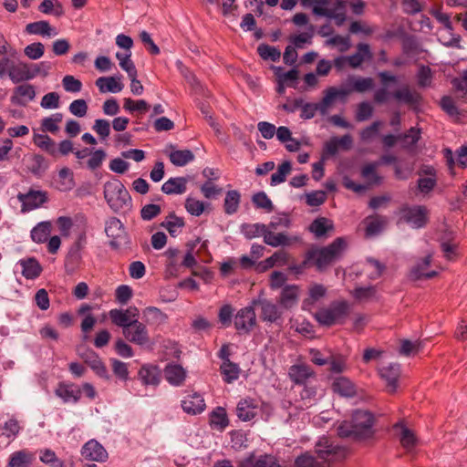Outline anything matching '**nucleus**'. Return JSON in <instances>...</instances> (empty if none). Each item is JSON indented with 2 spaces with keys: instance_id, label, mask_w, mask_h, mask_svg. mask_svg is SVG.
<instances>
[{
  "instance_id": "53",
  "label": "nucleus",
  "mask_w": 467,
  "mask_h": 467,
  "mask_svg": "<svg viewBox=\"0 0 467 467\" xmlns=\"http://www.w3.org/2000/svg\"><path fill=\"white\" fill-rule=\"evenodd\" d=\"M38 10L43 14H53L56 16H61L64 13L63 6L57 0H43Z\"/></svg>"
},
{
  "instance_id": "52",
  "label": "nucleus",
  "mask_w": 467,
  "mask_h": 467,
  "mask_svg": "<svg viewBox=\"0 0 467 467\" xmlns=\"http://www.w3.org/2000/svg\"><path fill=\"white\" fill-rule=\"evenodd\" d=\"M291 170L292 165L289 161H285L283 163L278 165L277 171L271 175V185L275 186L284 182Z\"/></svg>"
},
{
  "instance_id": "54",
  "label": "nucleus",
  "mask_w": 467,
  "mask_h": 467,
  "mask_svg": "<svg viewBox=\"0 0 467 467\" xmlns=\"http://www.w3.org/2000/svg\"><path fill=\"white\" fill-rule=\"evenodd\" d=\"M327 289L321 284H314L309 287L308 298L305 299L304 305H313L327 295Z\"/></svg>"
},
{
  "instance_id": "62",
  "label": "nucleus",
  "mask_w": 467,
  "mask_h": 467,
  "mask_svg": "<svg viewBox=\"0 0 467 467\" xmlns=\"http://www.w3.org/2000/svg\"><path fill=\"white\" fill-rule=\"evenodd\" d=\"M62 113L57 112L42 120V128L45 131L55 133L58 130L57 124L62 121Z\"/></svg>"
},
{
  "instance_id": "55",
  "label": "nucleus",
  "mask_w": 467,
  "mask_h": 467,
  "mask_svg": "<svg viewBox=\"0 0 467 467\" xmlns=\"http://www.w3.org/2000/svg\"><path fill=\"white\" fill-rule=\"evenodd\" d=\"M314 36V27L309 26L308 30L298 35L292 36L290 41L296 48H302L305 44L310 45Z\"/></svg>"
},
{
  "instance_id": "26",
  "label": "nucleus",
  "mask_w": 467,
  "mask_h": 467,
  "mask_svg": "<svg viewBox=\"0 0 467 467\" xmlns=\"http://www.w3.org/2000/svg\"><path fill=\"white\" fill-rule=\"evenodd\" d=\"M17 265L21 266V274L26 279H36L42 272V266L35 257L20 259Z\"/></svg>"
},
{
  "instance_id": "31",
  "label": "nucleus",
  "mask_w": 467,
  "mask_h": 467,
  "mask_svg": "<svg viewBox=\"0 0 467 467\" xmlns=\"http://www.w3.org/2000/svg\"><path fill=\"white\" fill-rule=\"evenodd\" d=\"M188 179L186 177H173L166 181L162 186L161 191L165 194H182L187 190Z\"/></svg>"
},
{
  "instance_id": "45",
  "label": "nucleus",
  "mask_w": 467,
  "mask_h": 467,
  "mask_svg": "<svg viewBox=\"0 0 467 467\" xmlns=\"http://www.w3.org/2000/svg\"><path fill=\"white\" fill-rule=\"evenodd\" d=\"M51 232V223L49 222L38 223L31 230V238L35 243L43 244L47 242Z\"/></svg>"
},
{
  "instance_id": "2",
  "label": "nucleus",
  "mask_w": 467,
  "mask_h": 467,
  "mask_svg": "<svg viewBox=\"0 0 467 467\" xmlns=\"http://www.w3.org/2000/svg\"><path fill=\"white\" fill-rule=\"evenodd\" d=\"M374 417L368 410H357L349 420H343L337 428L341 438L364 440L373 435Z\"/></svg>"
},
{
  "instance_id": "40",
  "label": "nucleus",
  "mask_w": 467,
  "mask_h": 467,
  "mask_svg": "<svg viewBox=\"0 0 467 467\" xmlns=\"http://www.w3.org/2000/svg\"><path fill=\"white\" fill-rule=\"evenodd\" d=\"M348 85L351 86L353 92L363 93L373 88L374 80L369 77L362 78L350 76L348 78Z\"/></svg>"
},
{
  "instance_id": "18",
  "label": "nucleus",
  "mask_w": 467,
  "mask_h": 467,
  "mask_svg": "<svg viewBox=\"0 0 467 467\" xmlns=\"http://www.w3.org/2000/svg\"><path fill=\"white\" fill-rule=\"evenodd\" d=\"M55 394L60 398L64 403H77L81 398V389L75 384L62 382L58 384Z\"/></svg>"
},
{
  "instance_id": "48",
  "label": "nucleus",
  "mask_w": 467,
  "mask_h": 467,
  "mask_svg": "<svg viewBox=\"0 0 467 467\" xmlns=\"http://www.w3.org/2000/svg\"><path fill=\"white\" fill-rule=\"evenodd\" d=\"M267 226L264 223H243L241 225V233L245 236L247 239H253L255 237L263 236L265 235L266 232Z\"/></svg>"
},
{
  "instance_id": "38",
  "label": "nucleus",
  "mask_w": 467,
  "mask_h": 467,
  "mask_svg": "<svg viewBox=\"0 0 467 467\" xmlns=\"http://www.w3.org/2000/svg\"><path fill=\"white\" fill-rule=\"evenodd\" d=\"M142 313L145 321L156 327L165 324L168 319V316L155 306H147Z\"/></svg>"
},
{
  "instance_id": "57",
  "label": "nucleus",
  "mask_w": 467,
  "mask_h": 467,
  "mask_svg": "<svg viewBox=\"0 0 467 467\" xmlns=\"http://www.w3.org/2000/svg\"><path fill=\"white\" fill-rule=\"evenodd\" d=\"M452 87L456 91L461 92L459 98L462 102H467V69L463 70L459 78L451 80Z\"/></svg>"
},
{
  "instance_id": "14",
  "label": "nucleus",
  "mask_w": 467,
  "mask_h": 467,
  "mask_svg": "<svg viewBox=\"0 0 467 467\" xmlns=\"http://www.w3.org/2000/svg\"><path fill=\"white\" fill-rule=\"evenodd\" d=\"M181 406L182 410L189 415L201 414L206 408L203 397L198 392L184 397L181 401Z\"/></svg>"
},
{
  "instance_id": "46",
  "label": "nucleus",
  "mask_w": 467,
  "mask_h": 467,
  "mask_svg": "<svg viewBox=\"0 0 467 467\" xmlns=\"http://www.w3.org/2000/svg\"><path fill=\"white\" fill-rule=\"evenodd\" d=\"M241 202V194L236 190H231L226 192L224 198L223 208L228 215L235 213L239 208Z\"/></svg>"
},
{
  "instance_id": "35",
  "label": "nucleus",
  "mask_w": 467,
  "mask_h": 467,
  "mask_svg": "<svg viewBox=\"0 0 467 467\" xmlns=\"http://www.w3.org/2000/svg\"><path fill=\"white\" fill-rule=\"evenodd\" d=\"M184 225L183 218L177 216L174 213H171L161 223V226L165 228L172 237H176Z\"/></svg>"
},
{
  "instance_id": "59",
  "label": "nucleus",
  "mask_w": 467,
  "mask_h": 467,
  "mask_svg": "<svg viewBox=\"0 0 467 467\" xmlns=\"http://www.w3.org/2000/svg\"><path fill=\"white\" fill-rule=\"evenodd\" d=\"M337 99L336 88L330 87L325 90V95L320 102H318L321 106V115L326 116L328 113V109L334 103V101Z\"/></svg>"
},
{
  "instance_id": "20",
  "label": "nucleus",
  "mask_w": 467,
  "mask_h": 467,
  "mask_svg": "<svg viewBox=\"0 0 467 467\" xmlns=\"http://www.w3.org/2000/svg\"><path fill=\"white\" fill-rule=\"evenodd\" d=\"M164 377L171 385L179 387L185 381L187 371L179 364L169 363L164 368Z\"/></svg>"
},
{
  "instance_id": "28",
  "label": "nucleus",
  "mask_w": 467,
  "mask_h": 467,
  "mask_svg": "<svg viewBox=\"0 0 467 467\" xmlns=\"http://www.w3.org/2000/svg\"><path fill=\"white\" fill-rule=\"evenodd\" d=\"M36 459L35 452L28 450H20L13 452L9 456L8 467H27Z\"/></svg>"
},
{
  "instance_id": "19",
  "label": "nucleus",
  "mask_w": 467,
  "mask_h": 467,
  "mask_svg": "<svg viewBox=\"0 0 467 467\" xmlns=\"http://www.w3.org/2000/svg\"><path fill=\"white\" fill-rule=\"evenodd\" d=\"M25 32L28 35L40 36L42 37H54L57 36L58 31L51 26L48 21L40 20L29 23L26 26Z\"/></svg>"
},
{
  "instance_id": "43",
  "label": "nucleus",
  "mask_w": 467,
  "mask_h": 467,
  "mask_svg": "<svg viewBox=\"0 0 467 467\" xmlns=\"http://www.w3.org/2000/svg\"><path fill=\"white\" fill-rule=\"evenodd\" d=\"M220 371L224 382L231 384L238 379L241 369L236 363L227 360V363H222Z\"/></svg>"
},
{
  "instance_id": "44",
  "label": "nucleus",
  "mask_w": 467,
  "mask_h": 467,
  "mask_svg": "<svg viewBox=\"0 0 467 467\" xmlns=\"http://www.w3.org/2000/svg\"><path fill=\"white\" fill-rule=\"evenodd\" d=\"M332 229L333 223L331 221L325 217H318L315 219L309 225V231L317 238L324 236L328 231H331Z\"/></svg>"
},
{
  "instance_id": "11",
  "label": "nucleus",
  "mask_w": 467,
  "mask_h": 467,
  "mask_svg": "<svg viewBox=\"0 0 467 467\" xmlns=\"http://www.w3.org/2000/svg\"><path fill=\"white\" fill-rule=\"evenodd\" d=\"M139 311L137 307H129L126 309L113 308L109 310V317L111 322L121 327L122 331L129 328L133 324V319L137 318Z\"/></svg>"
},
{
  "instance_id": "42",
  "label": "nucleus",
  "mask_w": 467,
  "mask_h": 467,
  "mask_svg": "<svg viewBox=\"0 0 467 467\" xmlns=\"http://www.w3.org/2000/svg\"><path fill=\"white\" fill-rule=\"evenodd\" d=\"M288 261V255L285 252H275L270 257L262 261L258 265V269L260 272L266 271L275 265H285Z\"/></svg>"
},
{
  "instance_id": "22",
  "label": "nucleus",
  "mask_w": 467,
  "mask_h": 467,
  "mask_svg": "<svg viewBox=\"0 0 467 467\" xmlns=\"http://www.w3.org/2000/svg\"><path fill=\"white\" fill-rule=\"evenodd\" d=\"M21 430L20 422L13 416L0 424V444L4 442L3 439H7L6 445H8L17 437Z\"/></svg>"
},
{
  "instance_id": "51",
  "label": "nucleus",
  "mask_w": 467,
  "mask_h": 467,
  "mask_svg": "<svg viewBox=\"0 0 467 467\" xmlns=\"http://www.w3.org/2000/svg\"><path fill=\"white\" fill-rule=\"evenodd\" d=\"M394 427L396 429H400V441L401 445L407 450L412 449L416 444V437L414 433L401 423H397Z\"/></svg>"
},
{
  "instance_id": "23",
  "label": "nucleus",
  "mask_w": 467,
  "mask_h": 467,
  "mask_svg": "<svg viewBox=\"0 0 467 467\" xmlns=\"http://www.w3.org/2000/svg\"><path fill=\"white\" fill-rule=\"evenodd\" d=\"M288 376L296 385H306L308 379L314 376L312 368L306 364H296L289 368Z\"/></svg>"
},
{
  "instance_id": "10",
  "label": "nucleus",
  "mask_w": 467,
  "mask_h": 467,
  "mask_svg": "<svg viewBox=\"0 0 467 467\" xmlns=\"http://www.w3.org/2000/svg\"><path fill=\"white\" fill-rule=\"evenodd\" d=\"M127 340L139 346H145L150 342L147 327L138 318L133 319V324L122 331Z\"/></svg>"
},
{
  "instance_id": "36",
  "label": "nucleus",
  "mask_w": 467,
  "mask_h": 467,
  "mask_svg": "<svg viewBox=\"0 0 467 467\" xmlns=\"http://www.w3.org/2000/svg\"><path fill=\"white\" fill-rule=\"evenodd\" d=\"M313 13L318 16H325L329 19H334L337 26H341L347 20L345 11H336L335 9L324 8L322 6L314 5Z\"/></svg>"
},
{
  "instance_id": "63",
  "label": "nucleus",
  "mask_w": 467,
  "mask_h": 467,
  "mask_svg": "<svg viewBox=\"0 0 467 467\" xmlns=\"http://www.w3.org/2000/svg\"><path fill=\"white\" fill-rule=\"evenodd\" d=\"M205 208V202L192 197H188L185 201L186 211L193 216H200Z\"/></svg>"
},
{
  "instance_id": "61",
  "label": "nucleus",
  "mask_w": 467,
  "mask_h": 467,
  "mask_svg": "<svg viewBox=\"0 0 467 467\" xmlns=\"http://www.w3.org/2000/svg\"><path fill=\"white\" fill-rule=\"evenodd\" d=\"M131 51L126 53H116V57L119 61V67L127 72L128 75L134 74L137 71L133 61L130 59Z\"/></svg>"
},
{
  "instance_id": "29",
  "label": "nucleus",
  "mask_w": 467,
  "mask_h": 467,
  "mask_svg": "<svg viewBox=\"0 0 467 467\" xmlns=\"http://www.w3.org/2000/svg\"><path fill=\"white\" fill-rule=\"evenodd\" d=\"M121 76L118 77H100L96 80V86L101 93H119L123 88L120 82Z\"/></svg>"
},
{
  "instance_id": "8",
  "label": "nucleus",
  "mask_w": 467,
  "mask_h": 467,
  "mask_svg": "<svg viewBox=\"0 0 467 467\" xmlns=\"http://www.w3.org/2000/svg\"><path fill=\"white\" fill-rule=\"evenodd\" d=\"M17 199L21 202L23 213L30 212L39 208L47 202V193L40 190H29L26 193L19 192Z\"/></svg>"
},
{
  "instance_id": "16",
  "label": "nucleus",
  "mask_w": 467,
  "mask_h": 467,
  "mask_svg": "<svg viewBox=\"0 0 467 467\" xmlns=\"http://www.w3.org/2000/svg\"><path fill=\"white\" fill-rule=\"evenodd\" d=\"M7 76L14 84L31 80L29 63L24 61H18L17 63L9 62Z\"/></svg>"
},
{
  "instance_id": "56",
  "label": "nucleus",
  "mask_w": 467,
  "mask_h": 467,
  "mask_svg": "<svg viewBox=\"0 0 467 467\" xmlns=\"http://www.w3.org/2000/svg\"><path fill=\"white\" fill-rule=\"evenodd\" d=\"M252 202L256 208L264 209L267 213L274 210V204L265 192H258L252 197Z\"/></svg>"
},
{
  "instance_id": "6",
  "label": "nucleus",
  "mask_w": 467,
  "mask_h": 467,
  "mask_svg": "<svg viewBox=\"0 0 467 467\" xmlns=\"http://www.w3.org/2000/svg\"><path fill=\"white\" fill-rule=\"evenodd\" d=\"M348 315V304L346 301H333L329 306L319 308L314 317L319 325L331 327L344 322Z\"/></svg>"
},
{
  "instance_id": "5",
  "label": "nucleus",
  "mask_w": 467,
  "mask_h": 467,
  "mask_svg": "<svg viewBox=\"0 0 467 467\" xmlns=\"http://www.w3.org/2000/svg\"><path fill=\"white\" fill-rule=\"evenodd\" d=\"M346 246L344 238L337 237L327 246L308 252L307 259H313L317 268L323 271L341 255Z\"/></svg>"
},
{
  "instance_id": "25",
  "label": "nucleus",
  "mask_w": 467,
  "mask_h": 467,
  "mask_svg": "<svg viewBox=\"0 0 467 467\" xmlns=\"http://www.w3.org/2000/svg\"><path fill=\"white\" fill-rule=\"evenodd\" d=\"M82 358L98 376L100 378L109 379L107 368L97 353H95L93 350H87L82 355Z\"/></svg>"
},
{
  "instance_id": "3",
  "label": "nucleus",
  "mask_w": 467,
  "mask_h": 467,
  "mask_svg": "<svg viewBox=\"0 0 467 467\" xmlns=\"http://www.w3.org/2000/svg\"><path fill=\"white\" fill-rule=\"evenodd\" d=\"M316 453L321 460L318 462L313 455L306 452L295 461L296 467H328V462L344 457L345 449L335 445L327 438H322L316 444Z\"/></svg>"
},
{
  "instance_id": "7",
  "label": "nucleus",
  "mask_w": 467,
  "mask_h": 467,
  "mask_svg": "<svg viewBox=\"0 0 467 467\" xmlns=\"http://www.w3.org/2000/svg\"><path fill=\"white\" fill-rule=\"evenodd\" d=\"M234 327L239 334H249L256 325L254 305L241 308L234 315Z\"/></svg>"
},
{
  "instance_id": "24",
  "label": "nucleus",
  "mask_w": 467,
  "mask_h": 467,
  "mask_svg": "<svg viewBox=\"0 0 467 467\" xmlns=\"http://www.w3.org/2000/svg\"><path fill=\"white\" fill-rule=\"evenodd\" d=\"M347 57L349 67L352 68L359 67L364 61L370 60L372 58L369 45L366 43H358L357 45V52Z\"/></svg>"
},
{
  "instance_id": "15",
  "label": "nucleus",
  "mask_w": 467,
  "mask_h": 467,
  "mask_svg": "<svg viewBox=\"0 0 467 467\" xmlns=\"http://www.w3.org/2000/svg\"><path fill=\"white\" fill-rule=\"evenodd\" d=\"M81 455L87 460L99 462H105L108 458L105 448L95 440H90L83 445Z\"/></svg>"
},
{
  "instance_id": "49",
  "label": "nucleus",
  "mask_w": 467,
  "mask_h": 467,
  "mask_svg": "<svg viewBox=\"0 0 467 467\" xmlns=\"http://www.w3.org/2000/svg\"><path fill=\"white\" fill-rule=\"evenodd\" d=\"M257 53L262 59L270 60L272 62H277L281 57L280 50L267 44H260L257 47Z\"/></svg>"
},
{
  "instance_id": "50",
  "label": "nucleus",
  "mask_w": 467,
  "mask_h": 467,
  "mask_svg": "<svg viewBox=\"0 0 467 467\" xmlns=\"http://www.w3.org/2000/svg\"><path fill=\"white\" fill-rule=\"evenodd\" d=\"M366 220L368 221L366 226L367 236H374L379 234L382 232L385 224L387 223V220L381 216L368 217Z\"/></svg>"
},
{
  "instance_id": "17",
  "label": "nucleus",
  "mask_w": 467,
  "mask_h": 467,
  "mask_svg": "<svg viewBox=\"0 0 467 467\" xmlns=\"http://www.w3.org/2000/svg\"><path fill=\"white\" fill-rule=\"evenodd\" d=\"M259 411L258 402L251 398L241 400L236 407V415L242 421L252 420Z\"/></svg>"
},
{
  "instance_id": "39",
  "label": "nucleus",
  "mask_w": 467,
  "mask_h": 467,
  "mask_svg": "<svg viewBox=\"0 0 467 467\" xmlns=\"http://www.w3.org/2000/svg\"><path fill=\"white\" fill-rule=\"evenodd\" d=\"M421 130L418 127H411L407 132L399 134V140L402 143V148L410 150L420 140Z\"/></svg>"
},
{
  "instance_id": "37",
  "label": "nucleus",
  "mask_w": 467,
  "mask_h": 467,
  "mask_svg": "<svg viewBox=\"0 0 467 467\" xmlns=\"http://www.w3.org/2000/svg\"><path fill=\"white\" fill-rule=\"evenodd\" d=\"M297 298L298 286L296 285H286L281 291L279 302L285 308H290L296 304Z\"/></svg>"
},
{
  "instance_id": "60",
  "label": "nucleus",
  "mask_w": 467,
  "mask_h": 467,
  "mask_svg": "<svg viewBox=\"0 0 467 467\" xmlns=\"http://www.w3.org/2000/svg\"><path fill=\"white\" fill-rule=\"evenodd\" d=\"M378 163L372 162L365 165L361 170V175L365 178L369 184H379L381 182V177L378 175L376 169Z\"/></svg>"
},
{
  "instance_id": "47",
  "label": "nucleus",
  "mask_w": 467,
  "mask_h": 467,
  "mask_svg": "<svg viewBox=\"0 0 467 467\" xmlns=\"http://www.w3.org/2000/svg\"><path fill=\"white\" fill-rule=\"evenodd\" d=\"M264 242L272 247L286 246L290 244L289 238L285 234H275L268 228L266 229V232L264 235Z\"/></svg>"
},
{
  "instance_id": "13",
  "label": "nucleus",
  "mask_w": 467,
  "mask_h": 467,
  "mask_svg": "<svg viewBox=\"0 0 467 467\" xmlns=\"http://www.w3.org/2000/svg\"><path fill=\"white\" fill-rule=\"evenodd\" d=\"M252 304L259 305L261 307V318L265 322L277 323L281 319L282 311L280 307L267 299H254Z\"/></svg>"
},
{
  "instance_id": "34",
  "label": "nucleus",
  "mask_w": 467,
  "mask_h": 467,
  "mask_svg": "<svg viewBox=\"0 0 467 467\" xmlns=\"http://www.w3.org/2000/svg\"><path fill=\"white\" fill-rule=\"evenodd\" d=\"M210 425L213 429L223 431L228 425L229 420L224 408L217 407L209 416Z\"/></svg>"
},
{
  "instance_id": "41",
  "label": "nucleus",
  "mask_w": 467,
  "mask_h": 467,
  "mask_svg": "<svg viewBox=\"0 0 467 467\" xmlns=\"http://www.w3.org/2000/svg\"><path fill=\"white\" fill-rule=\"evenodd\" d=\"M34 143L53 157L57 155L56 142L47 134H34Z\"/></svg>"
},
{
  "instance_id": "4",
  "label": "nucleus",
  "mask_w": 467,
  "mask_h": 467,
  "mask_svg": "<svg viewBox=\"0 0 467 467\" xmlns=\"http://www.w3.org/2000/svg\"><path fill=\"white\" fill-rule=\"evenodd\" d=\"M103 193L107 203L115 213L131 207V197L118 179L105 182Z\"/></svg>"
},
{
  "instance_id": "30",
  "label": "nucleus",
  "mask_w": 467,
  "mask_h": 467,
  "mask_svg": "<svg viewBox=\"0 0 467 467\" xmlns=\"http://www.w3.org/2000/svg\"><path fill=\"white\" fill-rule=\"evenodd\" d=\"M139 378L143 385L157 386L161 381V372L157 366L143 365L139 370Z\"/></svg>"
},
{
  "instance_id": "64",
  "label": "nucleus",
  "mask_w": 467,
  "mask_h": 467,
  "mask_svg": "<svg viewBox=\"0 0 467 467\" xmlns=\"http://www.w3.org/2000/svg\"><path fill=\"white\" fill-rule=\"evenodd\" d=\"M24 53L32 60L39 59L45 53V46L41 42L29 44L24 48Z\"/></svg>"
},
{
  "instance_id": "12",
  "label": "nucleus",
  "mask_w": 467,
  "mask_h": 467,
  "mask_svg": "<svg viewBox=\"0 0 467 467\" xmlns=\"http://www.w3.org/2000/svg\"><path fill=\"white\" fill-rule=\"evenodd\" d=\"M105 233L109 238L111 240L109 241V246L114 249L118 250L120 247V242L119 240L125 237V228L121 221L116 217H111L105 223Z\"/></svg>"
},
{
  "instance_id": "33",
  "label": "nucleus",
  "mask_w": 467,
  "mask_h": 467,
  "mask_svg": "<svg viewBox=\"0 0 467 467\" xmlns=\"http://www.w3.org/2000/svg\"><path fill=\"white\" fill-rule=\"evenodd\" d=\"M168 156L171 162L177 167H183L194 160V154L191 150H176L173 145Z\"/></svg>"
},
{
  "instance_id": "1",
  "label": "nucleus",
  "mask_w": 467,
  "mask_h": 467,
  "mask_svg": "<svg viewBox=\"0 0 467 467\" xmlns=\"http://www.w3.org/2000/svg\"><path fill=\"white\" fill-rule=\"evenodd\" d=\"M378 77L379 78L382 87L374 92L373 99L376 103L384 104L390 98H393L399 102L407 104L411 108H416L421 102V96L418 92L410 90L408 86H403L392 93L388 91L387 88L390 83H397V76L389 71H380L378 73Z\"/></svg>"
},
{
  "instance_id": "21",
  "label": "nucleus",
  "mask_w": 467,
  "mask_h": 467,
  "mask_svg": "<svg viewBox=\"0 0 467 467\" xmlns=\"http://www.w3.org/2000/svg\"><path fill=\"white\" fill-rule=\"evenodd\" d=\"M36 97V90L31 84H22L14 89L11 96V102L16 105L26 106L27 101H31Z\"/></svg>"
},
{
  "instance_id": "58",
  "label": "nucleus",
  "mask_w": 467,
  "mask_h": 467,
  "mask_svg": "<svg viewBox=\"0 0 467 467\" xmlns=\"http://www.w3.org/2000/svg\"><path fill=\"white\" fill-rule=\"evenodd\" d=\"M382 126V121L380 120H375L373 121L369 126L363 129L360 133L359 137L360 140L364 142H369L371 141L376 136L379 135V131L380 127Z\"/></svg>"
},
{
  "instance_id": "27",
  "label": "nucleus",
  "mask_w": 467,
  "mask_h": 467,
  "mask_svg": "<svg viewBox=\"0 0 467 467\" xmlns=\"http://www.w3.org/2000/svg\"><path fill=\"white\" fill-rule=\"evenodd\" d=\"M400 373V367L397 363H390L379 369L382 379L387 381L389 390L394 392L397 389V382Z\"/></svg>"
},
{
  "instance_id": "9",
  "label": "nucleus",
  "mask_w": 467,
  "mask_h": 467,
  "mask_svg": "<svg viewBox=\"0 0 467 467\" xmlns=\"http://www.w3.org/2000/svg\"><path fill=\"white\" fill-rule=\"evenodd\" d=\"M401 212L405 222L413 228H423L428 222V209L423 205L407 206Z\"/></svg>"
},
{
  "instance_id": "32",
  "label": "nucleus",
  "mask_w": 467,
  "mask_h": 467,
  "mask_svg": "<svg viewBox=\"0 0 467 467\" xmlns=\"http://www.w3.org/2000/svg\"><path fill=\"white\" fill-rule=\"evenodd\" d=\"M333 391L342 397L352 398L357 394L355 385L348 378L338 377L332 384Z\"/></svg>"
}]
</instances>
